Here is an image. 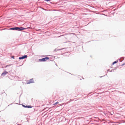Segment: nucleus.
<instances>
[{"label":"nucleus","instance_id":"1","mask_svg":"<svg viewBox=\"0 0 125 125\" xmlns=\"http://www.w3.org/2000/svg\"><path fill=\"white\" fill-rule=\"evenodd\" d=\"M49 59V58L48 57H46L42 59H39V61L40 62H43Z\"/></svg>","mask_w":125,"mask_h":125},{"label":"nucleus","instance_id":"2","mask_svg":"<svg viewBox=\"0 0 125 125\" xmlns=\"http://www.w3.org/2000/svg\"><path fill=\"white\" fill-rule=\"evenodd\" d=\"M34 81L33 79L29 80L27 81V84H29L31 83H34Z\"/></svg>","mask_w":125,"mask_h":125},{"label":"nucleus","instance_id":"3","mask_svg":"<svg viewBox=\"0 0 125 125\" xmlns=\"http://www.w3.org/2000/svg\"><path fill=\"white\" fill-rule=\"evenodd\" d=\"M19 29V27H16L15 28H10V30H17L18 29Z\"/></svg>","mask_w":125,"mask_h":125},{"label":"nucleus","instance_id":"4","mask_svg":"<svg viewBox=\"0 0 125 125\" xmlns=\"http://www.w3.org/2000/svg\"><path fill=\"white\" fill-rule=\"evenodd\" d=\"M27 57V55H24L23 56L21 57H20L19 59H23Z\"/></svg>","mask_w":125,"mask_h":125},{"label":"nucleus","instance_id":"5","mask_svg":"<svg viewBox=\"0 0 125 125\" xmlns=\"http://www.w3.org/2000/svg\"><path fill=\"white\" fill-rule=\"evenodd\" d=\"M22 106L23 107H24L25 108H31L32 107L31 106H27V105L25 106L23 105H22Z\"/></svg>","mask_w":125,"mask_h":125},{"label":"nucleus","instance_id":"6","mask_svg":"<svg viewBox=\"0 0 125 125\" xmlns=\"http://www.w3.org/2000/svg\"><path fill=\"white\" fill-rule=\"evenodd\" d=\"M8 73L6 72H4L2 74V75H5L6 74Z\"/></svg>","mask_w":125,"mask_h":125},{"label":"nucleus","instance_id":"7","mask_svg":"<svg viewBox=\"0 0 125 125\" xmlns=\"http://www.w3.org/2000/svg\"><path fill=\"white\" fill-rule=\"evenodd\" d=\"M24 28H23L22 27H21V28H19V29L18 30V31H20L21 30H24Z\"/></svg>","mask_w":125,"mask_h":125},{"label":"nucleus","instance_id":"8","mask_svg":"<svg viewBox=\"0 0 125 125\" xmlns=\"http://www.w3.org/2000/svg\"><path fill=\"white\" fill-rule=\"evenodd\" d=\"M118 60H117L116 61H115L114 62H113V64H113L114 65L115 63H117L118 62Z\"/></svg>","mask_w":125,"mask_h":125},{"label":"nucleus","instance_id":"9","mask_svg":"<svg viewBox=\"0 0 125 125\" xmlns=\"http://www.w3.org/2000/svg\"><path fill=\"white\" fill-rule=\"evenodd\" d=\"M62 49H56L54 50V51H57L58 50H62Z\"/></svg>","mask_w":125,"mask_h":125},{"label":"nucleus","instance_id":"10","mask_svg":"<svg viewBox=\"0 0 125 125\" xmlns=\"http://www.w3.org/2000/svg\"><path fill=\"white\" fill-rule=\"evenodd\" d=\"M58 103H59V102H56L55 103L54 105H55L56 104H58Z\"/></svg>","mask_w":125,"mask_h":125},{"label":"nucleus","instance_id":"11","mask_svg":"<svg viewBox=\"0 0 125 125\" xmlns=\"http://www.w3.org/2000/svg\"><path fill=\"white\" fill-rule=\"evenodd\" d=\"M10 66V65H7V66H6L5 67H7L8 66Z\"/></svg>","mask_w":125,"mask_h":125},{"label":"nucleus","instance_id":"12","mask_svg":"<svg viewBox=\"0 0 125 125\" xmlns=\"http://www.w3.org/2000/svg\"><path fill=\"white\" fill-rule=\"evenodd\" d=\"M14 56H13L12 57V58H14Z\"/></svg>","mask_w":125,"mask_h":125},{"label":"nucleus","instance_id":"13","mask_svg":"<svg viewBox=\"0 0 125 125\" xmlns=\"http://www.w3.org/2000/svg\"><path fill=\"white\" fill-rule=\"evenodd\" d=\"M124 65V64H123L122 65Z\"/></svg>","mask_w":125,"mask_h":125}]
</instances>
